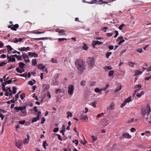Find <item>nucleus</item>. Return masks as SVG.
Returning <instances> with one entry per match:
<instances>
[{
	"label": "nucleus",
	"mask_w": 151,
	"mask_h": 151,
	"mask_svg": "<svg viewBox=\"0 0 151 151\" xmlns=\"http://www.w3.org/2000/svg\"><path fill=\"white\" fill-rule=\"evenodd\" d=\"M75 66L77 70L83 72L85 69L86 65L84 61L81 59H78L75 62Z\"/></svg>",
	"instance_id": "obj_1"
},
{
	"label": "nucleus",
	"mask_w": 151,
	"mask_h": 151,
	"mask_svg": "<svg viewBox=\"0 0 151 151\" xmlns=\"http://www.w3.org/2000/svg\"><path fill=\"white\" fill-rule=\"evenodd\" d=\"M151 111V109L150 108V106L149 104H147L146 107L142 109L141 114L143 116H145L146 114H147V115L148 116Z\"/></svg>",
	"instance_id": "obj_2"
},
{
	"label": "nucleus",
	"mask_w": 151,
	"mask_h": 151,
	"mask_svg": "<svg viewBox=\"0 0 151 151\" xmlns=\"http://www.w3.org/2000/svg\"><path fill=\"white\" fill-rule=\"evenodd\" d=\"M14 109L16 110V112H19L18 110L21 111L22 112L23 114H25L27 112L26 106L19 107L16 106L14 107Z\"/></svg>",
	"instance_id": "obj_3"
},
{
	"label": "nucleus",
	"mask_w": 151,
	"mask_h": 151,
	"mask_svg": "<svg viewBox=\"0 0 151 151\" xmlns=\"http://www.w3.org/2000/svg\"><path fill=\"white\" fill-rule=\"evenodd\" d=\"M86 62L87 64L90 67H93L94 65L95 62V59L94 58L88 57L86 59Z\"/></svg>",
	"instance_id": "obj_4"
},
{
	"label": "nucleus",
	"mask_w": 151,
	"mask_h": 151,
	"mask_svg": "<svg viewBox=\"0 0 151 151\" xmlns=\"http://www.w3.org/2000/svg\"><path fill=\"white\" fill-rule=\"evenodd\" d=\"M15 145L18 148L21 149L23 146V143L22 140H19L15 142Z\"/></svg>",
	"instance_id": "obj_5"
},
{
	"label": "nucleus",
	"mask_w": 151,
	"mask_h": 151,
	"mask_svg": "<svg viewBox=\"0 0 151 151\" xmlns=\"http://www.w3.org/2000/svg\"><path fill=\"white\" fill-rule=\"evenodd\" d=\"M73 91V86L72 85H70L68 87V94L71 95H72Z\"/></svg>",
	"instance_id": "obj_6"
},
{
	"label": "nucleus",
	"mask_w": 151,
	"mask_h": 151,
	"mask_svg": "<svg viewBox=\"0 0 151 151\" xmlns=\"http://www.w3.org/2000/svg\"><path fill=\"white\" fill-rule=\"evenodd\" d=\"M7 58L8 59H9L8 61L9 63L11 62H14L15 61V58L12 56V55L10 56H9L8 55H7Z\"/></svg>",
	"instance_id": "obj_7"
},
{
	"label": "nucleus",
	"mask_w": 151,
	"mask_h": 151,
	"mask_svg": "<svg viewBox=\"0 0 151 151\" xmlns=\"http://www.w3.org/2000/svg\"><path fill=\"white\" fill-rule=\"evenodd\" d=\"M119 40H120L118 43V45H120L123 42H124L125 41L123 39V37L121 36L120 37H119L117 40H116L117 41H118Z\"/></svg>",
	"instance_id": "obj_8"
},
{
	"label": "nucleus",
	"mask_w": 151,
	"mask_h": 151,
	"mask_svg": "<svg viewBox=\"0 0 151 151\" xmlns=\"http://www.w3.org/2000/svg\"><path fill=\"white\" fill-rule=\"evenodd\" d=\"M30 47H23L20 48H19L18 50L21 51H26L30 50Z\"/></svg>",
	"instance_id": "obj_9"
},
{
	"label": "nucleus",
	"mask_w": 151,
	"mask_h": 151,
	"mask_svg": "<svg viewBox=\"0 0 151 151\" xmlns=\"http://www.w3.org/2000/svg\"><path fill=\"white\" fill-rule=\"evenodd\" d=\"M106 88H101V89H99L98 88H96L95 90L94 91L96 93H99L100 94H101V91H105Z\"/></svg>",
	"instance_id": "obj_10"
},
{
	"label": "nucleus",
	"mask_w": 151,
	"mask_h": 151,
	"mask_svg": "<svg viewBox=\"0 0 151 151\" xmlns=\"http://www.w3.org/2000/svg\"><path fill=\"white\" fill-rule=\"evenodd\" d=\"M19 27V25L18 24H15L14 25L13 24V26L11 28V29L14 31H16Z\"/></svg>",
	"instance_id": "obj_11"
},
{
	"label": "nucleus",
	"mask_w": 151,
	"mask_h": 151,
	"mask_svg": "<svg viewBox=\"0 0 151 151\" xmlns=\"http://www.w3.org/2000/svg\"><path fill=\"white\" fill-rule=\"evenodd\" d=\"M122 136L124 138L130 139L131 138V136L128 133H125L122 134Z\"/></svg>",
	"instance_id": "obj_12"
},
{
	"label": "nucleus",
	"mask_w": 151,
	"mask_h": 151,
	"mask_svg": "<svg viewBox=\"0 0 151 151\" xmlns=\"http://www.w3.org/2000/svg\"><path fill=\"white\" fill-rule=\"evenodd\" d=\"M23 39V38H15V40L14 41H10L11 42H13L14 43H16L18 42H21L22 41ZM9 41H10V40Z\"/></svg>",
	"instance_id": "obj_13"
},
{
	"label": "nucleus",
	"mask_w": 151,
	"mask_h": 151,
	"mask_svg": "<svg viewBox=\"0 0 151 151\" xmlns=\"http://www.w3.org/2000/svg\"><path fill=\"white\" fill-rule=\"evenodd\" d=\"M102 43V42H99L98 41H93L92 44L93 45V47H94V46L97 45H101Z\"/></svg>",
	"instance_id": "obj_14"
},
{
	"label": "nucleus",
	"mask_w": 151,
	"mask_h": 151,
	"mask_svg": "<svg viewBox=\"0 0 151 151\" xmlns=\"http://www.w3.org/2000/svg\"><path fill=\"white\" fill-rule=\"evenodd\" d=\"M109 123V121L108 120H107L106 119H104L102 122V124L105 126L107 125Z\"/></svg>",
	"instance_id": "obj_15"
},
{
	"label": "nucleus",
	"mask_w": 151,
	"mask_h": 151,
	"mask_svg": "<svg viewBox=\"0 0 151 151\" xmlns=\"http://www.w3.org/2000/svg\"><path fill=\"white\" fill-rule=\"evenodd\" d=\"M38 68L41 70H43L45 68V66L44 65L42 64H39Z\"/></svg>",
	"instance_id": "obj_16"
},
{
	"label": "nucleus",
	"mask_w": 151,
	"mask_h": 151,
	"mask_svg": "<svg viewBox=\"0 0 151 151\" xmlns=\"http://www.w3.org/2000/svg\"><path fill=\"white\" fill-rule=\"evenodd\" d=\"M114 108V104L113 103L111 104L110 106L107 107V109L109 110H112Z\"/></svg>",
	"instance_id": "obj_17"
},
{
	"label": "nucleus",
	"mask_w": 151,
	"mask_h": 151,
	"mask_svg": "<svg viewBox=\"0 0 151 151\" xmlns=\"http://www.w3.org/2000/svg\"><path fill=\"white\" fill-rule=\"evenodd\" d=\"M7 84V83L6 82H4L3 83H2L1 85L2 86V89L3 91H6V89L5 87V86Z\"/></svg>",
	"instance_id": "obj_18"
},
{
	"label": "nucleus",
	"mask_w": 151,
	"mask_h": 151,
	"mask_svg": "<svg viewBox=\"0 0 151 151\" xmlns=\"http://www.w3.org/2000/svg\"><path fill=\"white\" fill-rule=\"evenodd\" d=\"M80 118L81 119H83L84 120H88V117L86 115H82L80 116Z\"/></svg>",
	"instance_id": "obj_19"
},
{
	"label": "nucleus",
	"mask_w": 151,
	"mask_h": 151,
	"mask_svg": "<svg viewBox=\"0 0 151 151\" xmlns=\"http://www.w3.org/2000/svg\"><path fill=\"white\" fill-rule=\"evenodd\" d=\"M65 126L64 125H63L62 127V130L60 131V132L62 133L63 136H64V132L65 131Z\"/></svg>",
	"instance_id": "obj_20"
},
{
	"label": "nucleus",
	"mask_w": 151,
	"mask_h": 151,
	"mask_svg": "<svg viewBox=\"0 0 151 151\" xmlns=\"http://www.w3.org/2000/svg\"><path fill=\"white\" fill-rule=\"evenodd\" d=\"M128 64L129 65L134 68V65H137V64L135 63H132L131 62H129L128 63Z\"/></svg>",
	"instance_id": "obj_21"
},
{
	"label": "nucleus",
	"mask_w": 151,
	"mask_h": 151,
	"mask_svg": "<svg viewBox=\"0 0 151 151\" xmlns=\"http://www.w3.org/2000/svg\"><path fill=\"white\" fill-rule=\"evenodd\" d=\"M144 91H142L141 92L140 94L139 93H136V94L137 96L139 98H140L141 97L142 95L144 94Z\"/></svg>",
	"instance_id": "obj_22"
},
{
	"label": "nucleus",
	"mask_w": 151,
	"mask_h": 151,
	"mask_svg": "<svg viewBox=\"0 0 151 151\" xmlns=\"http://www.w3.org/2000/svg\"><path fill=\"white\" fill-rule=\"evenodd\" d=\"M7 51L8 52H9L12 50H14V49L12 48L11 46L10 45H7Z\"/></svg>",
	"instance_id": "obj_23"
},
{
	"label": "nucleus",
	"mask_w": 151,
	"mask_h": 151,
	"mask_svg": "<svg viewBox=\"0 0 151 151\" xmlns=\"http://www.w3.org/2000/svg\"><path fill=\"white\" fill-rule=\"evenodd\" d=\"M36 59H33L32 60V64L33 66H35L37 64Z\"/></svg>",
	"instance_id": "obj_24"
},
{
	"label": "nucleus",
	"mask_w": 151,
	"mask_h": 151,
	"mask_svg": "<svg viewBox=\"0 0 151 151\" xmlns=\"http://www.w3.org/2000/svg\"><path fill=\"white\" fill-rule=\"evenodd\" d=\"M48 145V144L47 143L46 140L44 141L43 142V147L45 149L46 148V146Z\"/></svg>",
	"instance_id": "obj_25"
},
{
	"label": "nucleus",
	"mask_w": 151,
	"mask_h": 151,
	"mask_svg": "<svg viewBox=\"0 0 151 151\" xmlns=\"http://www.w3.org/2000/svg\"><path fill=\"white\" fill-rule=\"evenodd\" d=\"M19 65L21 68H22L25 65L24 63L21 62L19 63Z\"/></svg>",
	"instance_id": "obj_26"
},
{
	"label": "nucleus",
	"mask_w": 151,
	"mask_h": 151,
	"mask_svg": "<svg viewBox=\"0 0 151 151\" xmlns=\"http://www.w3.org/2000/svg\"><path fill=\"white\" fill-rule=\"evenodd\" d=\"M91 2V3L92 4H96L97 3V2H100L101 3V4H102L103 3V1L102 0H100L99 1H97L96 0H94L93 1H92Z\"/></svg>",
	"instance_id": "obj_27"
},
{
	"label": "nucleus",
	"mask_w": 151,
	"mask_h": 151,
	"mask_svg": "<svg viewBox=\"0 0 151 151\" xmlns=\"http://www.w3.org/2000/svg\"><path fill=\"white\" fill-rule=\"evenodd\" d=\"M16 67V65L15 64H12L10 66L7 68V70H9L10 69H12V68H14Z\"/></svg>",
	"instance_id": "obj_28"
},
{
	"label": "nucleus",
	"mask_w": 151,
	"mask_h": 151,
	"mask_svg": "<svg viewBox=\"0 0 151 151\" xmlns=\"http://www.w3.org/2000/svg\"><path fill=\"white\" fill-rule=\"evenodd\" d=\"M55 31L57 32L60 33H63L65 32L64 29H55Z\"/></svg>",
	"instance_id": "obj_29"
},
{
	"label": "nucleus",
	"mask_w": 151,
	"mask_h": 151,
	"mask_svg": "<svg viewBox=\"0 0 151 151\" xmlns=\"http://www.w3.org/2000/svg\"><path fill=\"white\" fill-rule=\"evenodd\" d=\"M131 98H132L131 96H130L128 98H127L124 101H125V102L128 103V102H129L131 101Z\"/></svg>",
	"instance_id": "obj_30"
},
{
	"label": "nucleus",
	"mask_w": 151,
	"mask_h": 151,
	"mask_svg": "<svg viewBox=\"0 0 151 151\" xmlns=\"http://www.w3.org/2000/svg\"><path fill=\"white\" fill-rule=\"evenodd\" d=\"M40 118H39L37 116V117H34L32 120V123H33L35 122H36L37 121V120H38Z\"/></svg>",
	"instance_id": "obj_31"
},
{
	"label": "nucleus",
	"mask_w": 151,
	"mask_h": 151,
	"mask_svg": "<svg viewBox=\"0 0 151 151\" xmlns=\"http://www.w3.org/2000/svg\"><path fill=\"white\" fill-rule=\"evenodd\" d=\"M124 27H126L125 25L124 24H122L119 27V29L120 30H122Z\"/></svg>",
	"instance_id": "obj_32"
},
{
	"label": "nucleus",
	"mask_w": 151,
	"mask_h": 151,
	"mask_svg": "<svg viewBox=\"0 0 151 151\" xmlns=\"http://www.w3.org/2000/svg\"><path fill=\"white\" fill-rule=\"evenodd\" d=\"M114 73V71L113 70H110L109 71V76L111 77L113 76Z\"/></svg>",
	"instance_id": "obj_33"
},
{
	"label": "nucleus",
	"mask_w": 151,
	"mask_h": 151,
	"mask_svg": "<svg viewBox=\"0 0 151 151\" xmlns=\"http://www.w3.org/2000/svg\"><path fill=\"white\" fill-rule=\"evenodd\" d=\"M49 86L48 84L44 85L43 87V88H44L46 90L48 89L49 88Z\"/></svg>",
	"instance_id": "obj_34"
},
{
	"label": "nucleus",
	"mask_w": 151,
	"mask_h": 151,
	"mask_svg": "<svg viewBox=\"0 0 151 151\" xmlns=\"http://www.w3.org/2000/svg\"><path fill=\"white\" fill-rule=\"evenodd\" d=\"M86 83V81L83 80L81 81L80 84L81 86H84L85 85Z\"/></svg>",
	"instance_id": "obj_35"
},
{
	"label": "nucleus",
	"mask_w": 151,
	"mask_h": 151,
	"mask_svg": "<svg viewBox=\"0 0 151 151\" xmlns=\"http://www.w3.org/2000/svg\"><path fill=\"white\" fill-rule=\"evenodd\" d=\"M25 97V94L24 93H22L20 96V98L22 100H23Z\"/></svg>",
	"instance_id": "obj_36"
},
{
	"label": "nucleus",
	"mask_w": 151,
	"mask_h": 151,
	"mask_svg": "<svg viewBox=\"0 0 151 151\" xmlns=\"http://www.w3.org/2000/svg\"><path fill=\"white\" fill-rule=\"evenodd\" d=\"M91 137L94 142H95L97 140V137L96 136H92Z\"/></svg>",
	"instance_id": "obj_37"
},
{
	"label": "nucleus",
	"mask_w": 151,
	"mask_h": 151,
	"mask_svg": "<svg viewBox=\"0 0 151 151\" xmlns=\"http://www.w3.org/2000/svg\"><path fill=\"white\" fill-rule=\"evenodd\" d=\"M12 89L13 92H12L14 94H15L17 92V89L15 87H13Z\"/></svg>",
	"instance_id": "obj_38"
},
{
	"label": "nucleus",
	"mask_w": 151,
	"mask_h": 151,
	"mask_svg": "<svg viewBox=\"0 0 151 151\" xmlns=\"http://www.w3.org/2000/svg\"><path fill=\"white\" fill-rule=\"evenodd\" d=\"M22 53H23V54L22 55V56L25 59L26 58H29L28 57V56L27 55V54L25 53H24L23 52H22Z\"/></svg>",
	"instance_id": "obj_39"
},
{
	"label": "nucleus",
	"mask_w": 151,
	"mask_h": 151,
	"mask_svg": "<svg viewBox=\"0 0 151 151\" xmlns=\"http://www.w3.org/2000/svg\"><path fill=\"white\" fill-rule=\"evenodd\" d=\"M29 142V140L26 138L24 139L23 140V143L24 144H26L28 143Z\"/></svg>",
	"instance_id": "obj_40"
},
{
	"label": "nucleus",
	"mask_w": 151,
	"mask_h": 151,
	"mask_svg": "<svg viewBox=\"0 0 151 151\" xmlns=\"http://www.w3.org/2000/svg\"><path fill=\"white\" fill-rule=\"evenodd\" d=\"M55 93L57 94L58 93V92L60 93H61L62 92V91L60 89H56L55 91Z\"/></svg>",
	"instance_id": "obj_41"
},
{
	"label": "nucleus",
	"mask_w": 151,
	"mask_h": 151,
	"mask_svg": "<svg viewBox=\"0 0 151 151\" xmlns=\"http://www.w3.org/2000/svg\"><path fill=\"white\" fill-rule=\"evenodd\" d=\"M88 47L85 44H84V46L83 47V50H86L88 49Z\"/></svg>",
	"instance_id": "obj_42"
},
{
	"label": "nucleus",
	"mask_w": 151,
	"mask_h": 151,
	"mask_svg": "<svg viewBox=\"0 0 151 151\" xmlns=\"http://www.w3.org/2000/svg\"><path fill=\"white\" fill-rule=\"evenodd\" d=\"M112 52H108L106 54V57L107 58H108L109 56L112 54Z\"/></svg>",
	"instance_id": "obj_43"
},
{
	"label": "nucleus",
	"mask_w": 151,
	"mask_h": 151,
	"mask_svg": "<svg viewBox=\"0 0 151 151\" xmlns=\"http://www.w3.org/2000/svg\"><path fill=\"white\" fill-rule=\"evenodd\" d=\"M73 142L75 143V144L76 145V146L78 145V140L75 139L74 140H73Z\"/></svg>",
	"instance_id": "obj_44"
},
{
	"label": "nucleus",
	"mask_w": 151,
	"mask_h": 151,
	"mask_svg": "<svg viewBox=\"0 0 151 151\" xmlns=\"http://www.w3.org/2000/svg\"><path fill=\"white\" fill-rule=\"evenodd\" d=\"M27 72H26L24 73L21 74L19 75V76H23L24 77H26L27 76Z\"/></svg>",
	"instance_id": "obj_45"
},
{
	"label": "nucleus",
	"mask_w": 151,
	"mask_h": 151,
	"mask_svg": "<svg viewBox=\"0 0 151 151\" xmlns=\"http://www.w3.org/2000/svg\"><path fill=\"white\" fill-rule=\"evenodd\" d=\"M45 38V37H42L39 38H34L33 39L35 40H44Z\"/></svg>",
	"instance_id": "obj_46"
},
{
	"label": "nucleus",
	"mask_w": 151,
	"mask_h": 151,
	"mask_svg": "<svg viewBox=\"0 0 151 151\" xmlns=\"http://www.w3.org/2000/svg\"><path fill=\"white\" fill-rule=\"evenodd\" d=\"M28 54L29 56L32 57L34 56V52H29L28 53Z\"/></svg>",
	"instance_id": "obj_47"
},
{
	"label": "nucleus",
	"mask_w": 151,
	"mask_h": 151,
	"mask_svg": "<svg viewBox=\"0 0 151 151\" xmlns=\"http://www.w3.org/2000/svg\"><path fill=\"white\" fill-rule=\"evenodd\" d=\"M122 88V86H120L119 87V88H116L114 91L115 92H117L119 91H120L121 89Z\"/></svg>",
	"instance_id": "obj_48"
},
{
	"label": "nucleus",
	"mask_w": 151,
	"mask_h": 151,
	"mask_svg": "<svg viewBox=\"0 0 151 151\" xmlns=\"http://www.w3.org/2000/svg\"><path fill=\"white\" fill-rule=\"evenodd\" d=\"M72 115H73L70 112H68V115L67 116V117L68 118L69 116H70V117H72Z\"/></svg>",
	"instance_id": "obj_49"
},
{
	"label": "nucleus",
	"mask_w": 151,
	"mask_h": 151,
	"mask_svg": "<svg viewBox=\"0 0 151 151\" xmlns=\"http://www.w3.org/2000/svg\"><path fill=\"white\" fill-rule=\"evenodd\" d=\"M112 69V68L111 66H106V67H104L105 69H108V70H110Z\"/></svg>",
	"instance_id": "obj_50"
},
{
	"label": "nucleus",
	"mask_w": 151,
	"mask_h": 151,
	"mask_svg": "<svg viewBox=\"0 0 151 151\" xmlns=\"http://www.w3.org/2000/svg\"><path fill=\"white\" fill-rule=\"evenodd\" d=\"M136 50L137 52H139V53H141L142 52L143 50L142 48H139V49H136Z\"/></svg>",
	"instance_id": "obj_51"
},
{
	"label": "nucleus",
	"mask_w": 151,
	"mask_h": 151,
	"mask_svg": "<svg viewBox=\"0 0 151 151\" xmlns=\"http://www.w3.org/2000/svg\"><path fill=\"white\" fill-rule=\"evenodd\" d=\"M142 73V71H140L137 70L136 71V72L135 74L137 75H139V74H141Z\"/></svg>",
	"instance_id": "obj_52"
},
{
	"label": "nucleus",
	"mask_w": 151,
	"mask_h": 151,
	"mask_svg": "<svg viewBox=\"0 0 151 151\" xmlns=\"http://www.w3.org/2000/svg\"><path fill=\"white\" fill-rule=\"evenodd\" d=\"M114 32L116 34L114 36V37L116 38L117 37V36L119 35V33L117 31L115 30L114 31Z\"/></svg>",
	"instance_id": "obj_53"
},
{
	"label": "nucleus",
	"mask_w": 151,
	"mask_h": 151,
	"mask_svg": "<svg viewBox=\"0 0 151 151\" xmlns=\"http://www.w3.org/2000/svg\"><path fill=\"white\" fill-rule=\"evenodd\" d=\"M25 122V121L24 120H21L19 121V123L20 124H23Z\"/></svg>",
	"instance_id": "obj_54"
},
{
	"label": "nucleus",
	"mask_w": 151,
	"mask_h": 151,
	"mask_svg": "<svg viewBox=\"0 0 151 151\" xmlns=\"http://www.w3.org/2000/svg\"><path fill=\"white\" fill-rule=\"evenodd\" d=\"M33 97L35 98V99L36 100H38L39 99L37 97V96H36V94L34 93L33 94Z\"/></svg>",
	"instance_id": "obj_55"
},
{
	"label": "nucleus",
	"mask_w": 151,
	"mask_h": 151,
	"mask_svg": "<svg viewBox=\"0 0 151 151\" xmlns=\"http://www.w3.org/2000/svg\"><path fill=\"white\" fill-rule=\"evenodd\" d=\"M58 40L59 41H61L64 40H67V39L65 38H59L58 39Z\"/></svg>",
	"instance_id": "obj_56"
},
{
	"label": "nucleus",
	"mask_w": 151,
	"mask_h": 151,
	"mask_svg": "<svg viewBox=\"0 0 151 151\" xmlns=\"http://www.w3.org/2000/svg\"><path fill=\"white\" fill-rule=\"evenodd\" d=\"M56 135L58 137V139L61 141H62L63 140L62 138H61L60 135L58 134H56Z\"/></svg>",
	"instance_id": "obj_57"
},
{
	"label": "nucleus",
	"mask_w": 151,
	"mask_h": 151,
	"mask_svg": "<svg viewBox=\"0 0 151 151\" xmlns=\"http://www.w3.org/2000/svg\"><path fill=\"white\" fill-rule=\"evenodd\" d=\"M113 33H108L107 34L106 36L109 37L112 35Z\"/></svg>",
	"instance_id": "obj_58"
},
{
	"label": "nucleus",
	"mask_w": 151,
	"mask_h": 151,
	"mask_svg": "<svg viewBox=\"0 0 151 151\" xmlns=\"http://www.w3.org/2000/svg\"><path fill=\"white\" fill-rule=\"evenodd\" d=\"M59 129L58 128L55 127L53 129V131L54 132H57L58 131Z\"/></svg>",
	"instance_id": "obj_59"
},
{
	"label": "nucleus",
	"mask_w": 151,
	"mask_h": 151,
	"mask_svg": "<svg viewBox=\"0 0 151 151\" xmlns=\"http://www.w3.org/2000/svg\"><path fill=\"white\" fill-rule=\"evenodd\" d=\"M96 102H92V105L93 107L96 108Z\"/></svg>",
	"instance_id": "obj_60"
},
{
	"label": "nucleus",
	"mask_w": 151,
	"mask_h": 151,
	"mask_svg": "<svg viewBox=\"0 0 151 151\" xmlns=\"http://www.w3.org/2000/svg\"><path fill=\"white\" fill-rule=\"evenodd\" d=\"M0 117L1 118V120H3L4 117V116L2 114L0 113Z\"/></svg>",
	"instance_id": "obj_61"
},
{
	"label": "nucleus",
	"mask_w": 151,
	"mask_h": 151,
	"mask_svg": "<svg viewBox=\"0 0 151 151\" xmlns=\"http://www.w3.org/2000/svg\"><path fill=\"white\" fill-rule=\"evenodd\" d=\"M17 59L19 60H21L22 59V56L19 55H18V57L17 58Z\"/></svg>",
	"instance_id": "obj_62"
},
{
	"label": "nucleus",
	"mask_w": 151,
	"mask_h": 151,
	"mask_svg": "<svg viewBox=\"0 0 151 151\" xmlns=\"http://www.w3.org/2000/svg\"><path fill=\"white\" fill-rule=\"evenodd\" d=\"M0 57L2 58H5L6 57V55L4 54H2L1 55Z\"/></svg>",
	"instance_id": "obj_63"
},
{
	"label": "nucleus",
	"mask_w": 151,
	"mask_h": 151,
	"mask_svg": "<svg viewBox=\"0 0 151 151\" xmlns=\"http://www.w3.org/2000/svg\"><path fill=\"white\" fill-rule=\"evenodd\" d=\"M37 106H34L33 107V109L35 112H37L38 111V109H37Z\"/></svg>",
	"instance_id": "obj_64"
}]
</instances>
